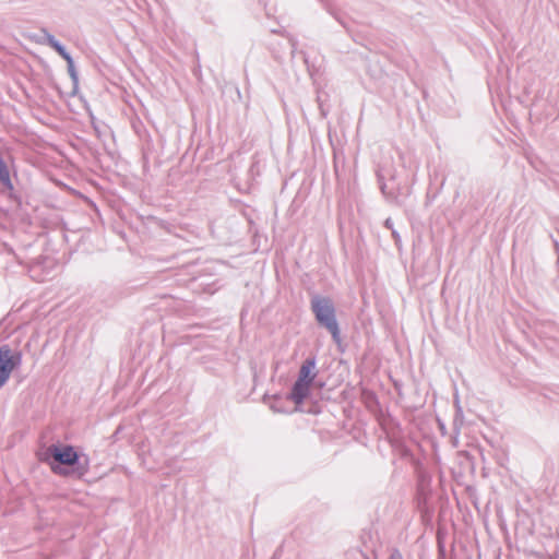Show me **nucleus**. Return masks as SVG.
<instances>
[{
  "mask_svg": "<svg viewBox=\"0 0 559 559\" xmlns=\"http://www.w3.org/2000/svg\"><path fill=\"white\" fill-rule=\"evenodd\" d=\"M384 225H385L386 228H389L391 230L394 229L393 228V222H392L391 218H386L385 222H384Z\"/></svg>",
  "mask_w": 559,
  "mask_h": 559,
  "instance_id": "nucleus-11",
  "label": "nucleus"
},
{
  "mask_svg": "<svg viewBox=\"0 0 559 559\" xmlns=\"http://www.w3.org/2000/svg\"><path fill=\"white\" fill-rule=\"evenodd\" d=\"M22 352L12 349L9 345L0 346V389L10 379L11 373L22 365Z\"/></svg>",
  "mask_w": 559,
  "mask_h": 559,
  "instance_id": "nucleus-3",
  "label": "nucleus"
},
{
  "mask_svg": "<svg viewBox=\"0 0 559 559\" xmlns=\"http://www.w3.org/2000/svg\"><path fill=\"white\" fill-rule=\"evenodd\" d=\"M310 309L318 324L328 330L336 344H341V330L332 299L313 294L310 299Z\"/></svg>",
  "mask_w": 559,
  "mask_h": 559,
  "instance_id": "nucleus-2",
  "label": "nucleus"
},
{
  "mask_svg": "<svg viewBox=\"0 0 559 559\" xmlns=\"http://www.w3.org/2000/svg\"><path fill=\"white\" fill-rule=\"evenodd\" d=\"M310 386L311 383L297 379L296 382L293 384L292 391L289 393V399L297 405L304 403V401L309 395Z\"/></svg>",
  "mask_w": 559,
  "mask_h": 559,
  "instance_id": "nucleus-4",
  "label": "nucleus"
},
{
  "mask_svg": "<svg viewBox=\"0 0 559 559\" xmlns=\"http://www.w3.org/2000/svg\"><path fill=\"white\" fill-rule=\"evenodd\" d=\"M52 49H55L64 60L71 56L60 41L56 45L53 44Z\"/></svg>",
  "mask_w": 559,
  "mask_h": 559,
  "instance_id": "nucleus-8",
  "label": "nucleus"
},
{
  "mask_svg": "<svg viewBox=\"0 0 559 559\" xmlns=\"http://www.w3.org/2000/svg\"><path fill=\"white\" fill-rule=\"evenodd\" d=\"M316 369V358H307L302 365L300 366L298 378L301 381L313 383V380L317 377Z\"/></svg>",
  "mask_w": 559,
  "mask_h": 559,
  "instance_id": "nucleus-5",
  "label": "nucleus"
},
{
  "mask_svg": "<svg viewBox=\"0 0 559 559\" xmlns=\"http://www.w3.org/2000/svg\"><path fill=\"white\" fill-rule=\"evenodd\" d=\"M46 454L52 457L53 462L49 464L57 475L82 478L90 469L88 457L80 455L70 444H51L47 448Z\"/></svg>",
  "mask_w": 559,
  "mask_h": 559,
  "instance_id": "nucleus-1",
  "label": "nucleus"
},
{
  "mask_svg": "<svg viewBox=\"0 0 559 559\" xmlns=\"http://www.w3.org/2000/svg\"><path fill=\"white\" fill-rule=\"evenodd\" d=\"M44 33H45V37H46V44H47L49 47H51V48H52V47H53V44L56 45L57 43H59V40H57V39L55 38V36H53V35H51L50 33H48V32H46V31H44Z\"/></svg>",
  "mask_w": 559,
  "mask_h": 559,
  "instance_id": "nucleus-9",
  "label": "nucleus"
},
{
  "mask_svg": "<svg viewBox=\"0 0 559 559\" xmlns=\"http://www.w3.org/2000/svg\"><path fill=\"white\" fill-rule=\"evenodd\" d=\"M392 236L394 237L395 242L397 243L400 241V236H399V234L396 233L395 229H392Z\"/></svg>",
  "mask_w": 559,
  "mask_h": 559,
  "instance_id": "nucleus-12",
  "label": "nucleus"
},
{
  "mask_svg": "<svg viewBox=\"0 0 559 559\" xmlns=\"http://www.w3.org/2000/svg\"><path fill=\"white\" fill-rule=\"evenodd\" d=\"M388 559H404V558H403L402 552L399 549L394 548V549H392Z\"/></svg>",
  "mask_w": 559,
  "mask_h": 559,
  "instance_id": "nucleus-10",
  "label": "nucleus"
},
{
  "mask_svg": "<svg viewBox=\"0 0 559 559\" xmlns=\"http://www.w3.org/2000/svg\"><path fill=\"white\" fill-rule=\"evenodd\" d=\"M386 176H390L391 178H393V175L389 174L388 171H385V169L383 167H379L377 169V178H378V182L380 185V189L383 193H385V189H386V183L384 182Z\"/></svg>",
  "mask_w": 559,
  "mask_h": 559,
  "instance_id": "nucleus-6",
  "label": "nucleus"
},
{
  "mask_svg": "<svg viewBox=\"0 0 559 559\" xmlns=\"http://www.w3.org/2000/svg\"><path fill=\"white\" fill-rule=\"evenodd\" d=\"M290 45H292V53L294 55L295 50H296V41L290 38Z\"/></svg>",
  "mask_w": 559,
  "mask_h": 559,
  "instance_id": "nucleus-13",
  "label": "nucleus"
},
{
  "mask_svg": "<svg viewBox=\"0 0 559 559\" xmlns=\"http://www.w3.org/2000/svg\"><path fill=\"white\" fill-rule=\"evenodd\" d=\"M67 66H68V72L70 78L72 79L73 83L76 85L79 81L78 72L74 67V61L72 57L70 56L68 59H66Z\"/></svg>",
  "mask_w": 559,
  "mask_h": 559,
  "instance_id": "nucleus-7",
  "label": "nucleus"
}]
</instances>
